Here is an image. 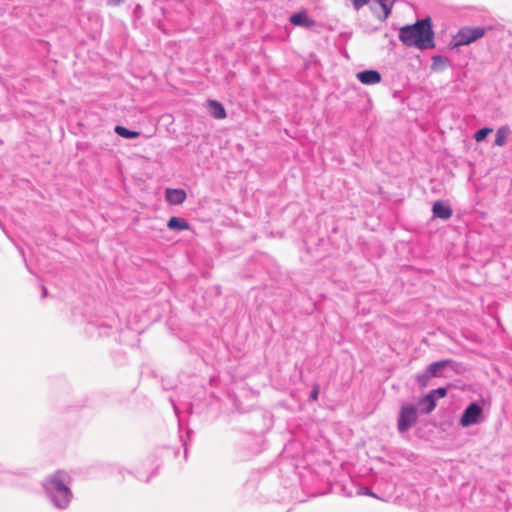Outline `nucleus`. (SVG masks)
I'll return each instance as SVG.
<instances>
[{"instance_id":"nucleus-30","label":"nucleus","mask_w":512,"mask_h":512,"mask_svg":"<svg viewBox=\"0 0 512 512\" xmlns=\"http://www.w3.org/2000/svg\"><path fill=\"white\" fill-rule=\"evenodd\" d=\"M141 480H143L141 477H139ZM150 477H147L146 479H144L145 481H149Z\"/></svg>"},{"instance_id":"nucleus-28","label":"nucleus","mask_w":512,"mask_h":512,"mask_svg":"<svg viewBox=\"0 0 512 512\" xmlns=\"http://www.w3.org/2000/svg\"><path fill=\"white\" fill-rule=\"evenodd\" d=\"M183 446L185 448V455L187 454V442L183 440Z\"/></svg>"},{"instance_id":"nucleus-19","label":"nucleus","mask_w":512,"mask_h":512,"mask_svg":"<svg viewBox=\"0 0 512 512\" xmlns=\"http://www.w3.org/2000/svg\"><path fill=\"white\" fill-rule=\"evenodd\" d=\"M493 131L492 128L483 127L477 130L474 134V139L476 142H482L486 139V137Z\"/></svg>"},{"instance_id":"nucleus-13","label":"nucleus","mask_w":512,"mask_h":512,"mask_svg":"<svg viewBox=\"0 0 512 512\" xmlns=\"http://www.w3.org/2000/svg\"><path fill=\"white\" fill-rule=\"evenodd\" d=\"M418 405L420 407V412L421 413L429 414V413H431L435 409L436 402L432 398V395H427L426 394L424 397H422L419 400Z\"/></svg>"},{"instance_id":"nucleus-8","label":"nucleus","mask_w":512,"mask_h":512,"mask_svg":"<svg viewBox=\"0 0 512 512\" xmlns=\"http://www.w3.org/2000/svg\"><path fill=\"white\" fill-rule=\"evenodd\" d=\"M357 79L365 85H374L381 81V74L377 70H364L356 74Z\"/></svg>"},{"instance_id":"nucleus-22","label":"nucleus","mask_w":512,"mask_h":512,"mask_svg":"<svg viewBox=\"0 0 512 512\" xmlns=\"http://www.w3.org/2000/svg\"><path fill=\"white\" fill-rule=\"evenodd\" d=\"M356 494L357 495L370 496V497H373V498H377L376 494H374L373 491L369 487H366V486H360L357 489Z\"/></svg>"},{"instance_id":"nucleus-4","label":"nucleus","mask_w":512,"mask_h":512,"mask_svg":"<svg viewBox=\"0 0 512 512\" xmlns=\"http://www.w3.org/2000/svg\"><path fill=\"white\" fill-rule=\"evenodd\" d=\"M418 420V409L414 404L404 403L402 404L398 420L397 429L399 433H405L411 429Z\"/></svg>"},{"instance_id":"nucleus-21","label":"nucleus","mask_w":512,"mask_h":512,"mask_svg":"<svg viewBox=\"0 0 512 512\" xmlns=\"http://www.w3.org/2000/svg\"><path fill=\"white\" fill-rule=\"evenodd\" d=\"M427 395H432V398L437 401L439 398H443L447 395V388L446 387H439L437 389H433L429 391Z\"/></svg>"},{"instance_id":"nucleus-2","label":"nucleus","mask_w":512,"mask_h":512,"mask_svg":"<svg viewBox=\"0 0 512 512\" xmlns=\"http://www.w3.org/2000/svg\"><path fill=\"white\" fill-rule=\"evenodd\" d=\"M399 40L407 47L427 50L435 47L434 31L429 17L405 25L399 30Z\"/></svg>"},{"instance_id":"nucleus-12","label":"nucleus","mask_w":512,"mask_h":512,"mask_svg":"<svg viewBox=\"0 0 512 512\" xmlns=\"http://www.w3.org/2000/svg\"><path fill=\"white\" fill-rule=\"evenodd\" d=\"M453 363L452 360H440L431 363L426 369L429 371V374L432 377H441L443 376V370Z\"/></svg>"},{"instance_id":"nucleus-15","label":"nucleus","mask_w":512,"mask_h":512,"mask_svg":"<svg viewBox=\"0 0 512 512\" xmlns=\"http://www.w3.org/2000/svg\"><path fill=\"white\" fill-rule=\"evenodd\" d=\"M114 131L117 135L125 139H134L140 136L139 131L130 130L121 125H116Z\"/></svg>"},{"instance_id":"nucleus-9","label":"nucleus","mask_w":512,"mask_h":512,"mask_svg":"<svg viewBox=\"0 0 512 512\" xmlns=\"http://www.w3.org/2000/svg\"><path fill=\"white\" fill-rule=\"evenodd\" d=\"M186 192L183 189L168 188L165 191V199L169 204L180 205L186 200Z\"/></svg>"},{"instance_id":"nucleus-5","label":"nucleus","mask_w":512,"mask_h":512,"mask_svg":"<svg viewBox=\"0 0 512 512\" xmlns=\"http://www.w3.org/2000/svg\"><path fill=\"white\" fill-rule=\"evenodd\" d=\"M483 409L477 402H471L463 411L460 417L462 427H469L481 421Z\"/></svg>"},{"instance_id":"nucleus-23","label":"nucleus","mask_w":512,"mask_h":512,"mask_svg":"<svg viewBox=\"0 0 512 512\" xmlns=\"http://www.w3.org/2000/svg\"><path fill=\"white\" fill-rule=\"evenodd\" d=\"M320 392V387L318 384H314L312 390L310 391L309 400L317 401Z\"/></svg>"},{"instance_id":"nucleus-11","label":"nucleus","mask_w":512,"mask_h":512,"mask_svg":"<svg viewBox=\"0 0 512 512\" xmlns=\"http://www.w3.org/2000/svg\"><path fill=\"white\" fill-rule=\"evenodd\" d=\"M432 213L435 218L447 220L452 216V209L443 201H436L432 206Z\"/></svg>"},{"instance_id":"nucleus-14","label":"nucleus","mask_w":512,"mask_h":512,"mask_svg":"<svg viewBox=\"0 0 512 512\" xmlns=\"http://www.w3.org/2000/svg\"><path fill=\"white\" fill-rule=\"evenodd\" d=\"M167 227L170 230L182 231V230L189 229V223L186 220L182 219V218L174 216V217H171L168 220Z\"/></svg>"},{"instance_id":"nucleus-27","label":"nucleus","mask_w":512,"mask_h":512,"mask_svg":"<svg viewBox=\"0 0 512 512\" xmlns=\"http://www.w3.org/2000/svg\"><path fill=\"white\" fill-rule=\"evenodd\" d=\"M47 295V289L46 287H42V297H45Z\"/></svg>"},{"instance_id":"nucleus-7","label":"nucleus","mask_w":512,"mask_h":512,"mask_svg":"<svg viewBox=\"0 0 512 512\" xmlns=\"http://www.w3.org/2000/svg\"><path fill=\"white\" fill-rule=\"evenodd\" d=\"M289 22L293 26L308 29L314 27L316 24L315 20L308 17V14L305 10H301L299 12L292 14L289 18Z\"/></svg>"},{"instance_id":"nucleus-10","label":"nucleus","mask_w":512,"mask_h":512,"mask_svg":"<svg viewBox=\"0 0 512 512\" xmlns=\"http://www.w3.org/2000/svg\"><path fill=\"white\" fill-rule=\"evenodd\" d=\"M206 107L208 108L210 115L215 119L220 120L226 118L227 116L225 107L221 102L217 100H207Z\"/></svg>"},{"instance_id":"nucleus-6","label":"nucleus","mask_w":512,"mask_h":512,"mask_svg":"<svg viewBox=\"0 0 512 512\" xmlns=\"http://www.w3.org/2000/svg\"><path fill=\"white\" fill-rule=\"evenodd\" d=\"M117 322V316L114 312L105 316L103 319L90 320L88 325L99 329V334H108V329H111Z\"/></svg>"},{"instance_id":"nucleus-20","label":"nucleus","mask_w":512,"mask_h":512,"mask_svg":"<svg viewBox=\"0 0 512 512\" xmlns=\"http://www.w3.org/2000/svg\"><path fill=\"white\" fill-rule=\"evenodd\" d=\"M430 378H432V376L429 374V371L426 369L423 373H420L416 376V381L420 386L425 387V386H427Z\"/></svg>"},{"instance_id":"nucleus-24","label":"nucleus","mask_w":512,"mask_h":512,"mask_svg":"<svg viewBox=\"0 0 512 512\" xmlns=\"http://www.w3.org/2000/svg\"><path fill=\"white\" fill-rule=\"evenodd\" d=\"M353 7L355 10L361 9L364 5H366L370 0H351Z\"/></svg>"},{"instance_id":"nucleus-3","label":"nucleus","mask_w":512,"mask_h":512,"mask_svg":"<svg viewBox=\"0 0 512 512\" xmlns=\"http://www.w3.org/2000/svg\"><path fill=\"white\" fill-rule=\"evenodd\" d=\"M492 30V27L482 26H465L459 29L457 34L454 36V45L456 47L469 45L476 40L482 38L488 31Z\"/></svg>"},{"instance_id":"nucleus-17","label":"nucleus","mask_w":512,"mask_h":512,"mask_svg":"<svg viewBox=\"0 0 512 512\" xmlns=\"http://www.w3.org/2000/svg\"><path fill=\"white\" fill-rule=\"evenodd\" d=\"M448 63V59L441 55H435L432 57L431 68L433 70H443Z\"/></svg>"},{"instance_id":"nucleus-16","label":"nucleus","mask_w":512,"mask_h":512,"mask_svg":"<svg viewBox=\"0 0 512 512\" xmlns=\"http://www.w3.org/2000/svg\"><path fill=\"white\" fill-rule=\"evenodd\" d=\"M382 8L383 10V17L381 18V20H386L391 12H392V8L394 6V3H395V0H375Z\"/></svg>"},{"instance_id":"nucleus-29","label":"nucleus","mask_w":512,"mask_h":512,"mask_svg":"<svg viewBox=\"0 0 512 512\" xmlns=\"http://www.w3.org/2000/svg\"><path fill=\"white\" fill-rule=\"evenodd\" d=\"M5 481V479L0 475V482Z\"/></svg>"},{"instance_id":"nucleus-25","label":"nucleus","mask_w":512,"mask_h":512,"mask_svg":"<svg viewBox=\"0 0 512 512\" xmlns=\"http://www.w3.org/2000/svg\"><path fill=\"white\" fill-rule=\"evenodd\" d=\"M124 0H108V3L109 4H112V5H119L120 3H122Z\"/></svg>"},{"instance_id":"nucleus-1","label":"nucleus","mask_w":512,"mask_h":512,"mask_svg":"<svg viewBox=\"0 0 512 512\" xmlns=\"http://www.w3.org/2000/svg\"><path fill=\"white\" fill-rule=\"evenodd\" d=\"M70 482L71 477L67 472L57 470L47 476L42 483L45 496L59 510L67 509L73 499Z\"/></svg>"},{"instance_id":"nucleus-26","label":"nucleus","mask_w":512,"mask_h":512,"mask_svg":"<svg viewBox=\"0 0 512 512\" xmlns=\"http://www.w3.org/2000/svg\"><path fill=\"white\" fill-rule=\"evenodd\" d=\"M171 402H172V406H173L174 412L177 415L178 414V407H177V405L175 404V402L173 400H171Z\"/></svg>"},{"instance_id":"nucleus-18","label":"nucleus","mask_w":512,"mask_h":512,"mask_svg":"<svg viewBox=\"0 0 512 512\" xmlns=\"http://www.w3.org/2000/svg\"><path fill=\"white\" fill-rule=\"evenodd\" d=\"M507 134H508L507 127H500L496 132L494 144L496 146H503L506 143Z\"/></svg>"}]
</instances>
